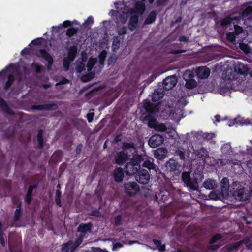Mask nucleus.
Here are the masks:
<instances>
[{
	"label": "nucleus",
	"mask_w": 252,
	"mask_h": 252,
	"mask_svg": "<svg viewBox=\"0 0 252 252\" xmlns=\"http://www.w3.org/2000/svg\"><path fill=\"white\" fill-rule=\"evenodd\" d=\"M143 107L145 110L141 116L143 122L147 123L149 127L157 129L158 124L155 115L159 111V105L145 99L143 101Z\"/></svg>",
	"instance_id": "obj_1"
},
{
	"label": "nucleus",
	"mask_w": 252,
	"mask_h": 252,
	"mask_svg": "<svg viewBox=\"0 0 252 252\" xmlns=\"http://www.w3.org/2000/svg\"><path fill=\"white\" fill-rule=\"evenodd\" d=\"M181 177L182 181L188 188L189 191H197L198 189V183L201 181L203 176L200 172H195L191 178L189 172L184 171Z\"/></svg>",
	"instance_id": "obj_2"
},
{
	"label": "nucleus",
	"mask_w": 252,
	"mask_h": 252,
	"mask_svg": "<svg viewBox=\"0 0 252 252\" xmlns=\"http://www.w3.org/2000/svg\"><path fill=\"white\" fill-rule=\"evenodd\" d=\"M229 193L236 200L243 201L246 199L244 188L239 182H233L231 185Z\"/></svg>",
	"instance_id": "obj_3"
},
{
	"label": "nucleus",
	"mask_w": 252,
	"mask_h": 252,
	"mask_svg": "<svg viewBox=\"0 0 252 252\" xmlns=\"http://www.w3.org/2000/svg\"><path fill=\"white\" fill-rule=\"evenodd\" d=\"M125 194L128 196H134L139 191V186L135 182H128L124 184Z\"/></svg>",
	"instance_id": "obj_4"
},
{
	"label": "nucleus",
	"mask_w": 252,
	"mask_h": 252,
	"mask_svg": "<svg viewBox=\"0 0 252 252\" xmlns=\"http://www.w3.org/2000/svg\"><path fill=\"white\" fill-rule=\"evenodd\" d=\"M150 178L149 172L145 169H140L135 176L136 181L141 184L144 185L149 182Z\"/></svg>",
	"instance_id": "obj_5"
},
{
	"label": "nucleus",
	"mask_w": 252,
	"mask_h": 252,
	"mask_svg": "<svg viewBox=\"0 0 252 252\" xmlns=\"http://www.w3.org/2000/svg\"><path fill=\"white\" fill-rule=\"evenodd\" d=\"M177 82V78L175 75H172L167 77L163 81V88L165 90L172 89L176 85Z\"/></svg>",
	"instance_id": "obj_6"
},
{
	"label": "nucleus",
	"mask_w": 252,
	"mask_h": 252,
	"mask_svg": "<svg viewBox=\"0 0 252 252\" xmlns=\"http://www.w3.org/2000/svg\"><path fill=\"white\" fill-rule=\"evenodd\" d=\"M163 141L164 138L162 136L159 134H155L150 138L148 144L152 148H156L161 145Z\"/></svg>",
	"instance_id": "obj_7"
},
{
	"label": "nucleus",
	"mask_w": 252,
	"mask_h": 252,
	"mask_svg": "<svg viewBox=\"0 0 252 252\" xmlns=\"http://www.w3.org/2000/svg\"><path fill=\"white\" fill-rule=\"evenodd\" d=\"M193 77V75L190 73L184 74L183 78L186 81L185 86L187 89H192L197 86V83Z\"/></svg>",
	"instance_id": "obj_8"
},
{
	"label": "nucleus",
	"mask_w": 252,
	"mask_h": 252,
	"mask_svg": "<svg viewBox=\"0 0 252 252\" xmlns=\"http://www.w3.org/2000/svg\"><path fill=\"white\" fill-rule=\"evenodd\" d=\"M140 169V166L135 164L132 161L128 162L125 165V172L127 175H133L137 173Z\"/></svg>",
	"instance_id": "obj_9"
},
{
	"label": "nucleus",
	"mask_w": 252,
	"mask_h": 252,
	"mask_svg": "<svg viewBox=\"0 0 252 252\" xmlns=\"http://www.w3.org/2000/svg\"><path fill=\"white\" fill-rule=\"evenodd\" d=\"M222 238V236L220 233H217L213 236H212L209 241V244H211L208 246V248L210 250L216 251L218 250L222 246L221 244H217L216 245H213L216 243L218 241L220 240Z\"/></svg>",
	"instance_id": "obj_10"
},
{
	"label": "nucleus",
	"mask_w": 252,
	"mask_h": 252,
	"mask_svg": "<svg viewBox=\"0 0 252 252\" xmlns=\"http://www.w3.org/2000/svg\"><path fill=\"white\" fill-rule=\"evenodd\" d=\"M39 53L41 57L47 62V70H51L54 63V60L52 56L46 50L43 49H40Z\"/></svg>",
	"instance_id": "obj_11"
},
{
	"label": "nucleus",
	"mask_w": 252,
	"mask_h": 252,
	"mask_svg": "<svg viewBox=\"0 0 252 252\" xmlns=\"http://www.w3.org/2000/svg\"><path fill=\"white\" fill-rule=\"evenodd\" d=\"M240 20L241 17L240 16L230 14L221 20L220 21V25L221 27H224L230 25L233 22V21H236V23L238 24Z\"/></svg>",
	"instance_id": "obj_12"
},
{
	"label": "nucleus",
	"mask_w": 252,
	"mask_h": 252,
	"mask_svg": "<svg viewBox=\"0 0 252 252\" xmlns=\"http://www.w3.org/2000/svg\"><path fill=\"white\" fill-rule=\"evenodd\" d=\"M128 159L127 153H126L124 151H121L116 153L114 160L117 164L122 165L126 162Z\"/></svg>",
	"instance_id": "obj_13"
},
{
	"label": "nucleus",
	"mask_w": 252,
	"mask_h": 252,
	"mask_svg": "<svg viewBox=\"0 0 252 252\" xmlns=\"http://www.w3.org/2000/svg\"><path fill=\"white\" fill-rule=\"evenodd\" d=\"M32 109L33 110L43 111L55 110L58 109V105L56 103L35 105L32 107Z\"/></svg>",
	"instance_id": "obj_14"
},
{
	"label": "nucleus",
	"mask_w": 252,
	"mask_h": 252,
	"mask_svg": "<svg viewBox=\"0 0 252 252\" xmlns=\"http://www.w3.org/2000/svg\"><path fill=\"white\" fill-rule=\"evenodd\" d=\"M165 166L166 169L170 172H174L175 174L179 172L180 165L174 159H170L166 163Z\"/></svg>",
	"instance_id": "obj_15"
},
{
	"label": "nucleus",
	"mask_w": 252,
	"mask_h": 252,
	"mask_svg": "<svg viewBox=\"0 0 252 252\" xmlns=\"http://www.w3.org/2000/svg\"><path fill=\"white\" fill-rule=\"evenodd\" d=\"M196 74L201 79H207L210 74V69L206 66H200L197 68Z\"/></svg>",
	"instance_id": "obj_16"
},
{
	"label": "nucleus",
	"mask_w": 252,
	"mask_h": 252,
	"mask_svg": "<svg viewBox=\"0 0 252 252\" xmlns=\"http://www.w3.org/2000/svg\"><path fill=\"white\" fill-rule=\"evenodd\" d=\"M93 224L91 222L81 223L77 228V231L80 232L79 235L83 234L84 237L87 232H91Z\"/></svg>",
	"instance_id": "obj_17"
},
{
	"label": "nucleus",
	"mask_w": 252,
	"mask_h": 252,
	"mask_svg": "<svg viewBox=\"0 0 252 252\" xmlns=\"http://www.w3.org/2000/svg\"><path fill=\"white\" fill-rule=\"evenodd\" d=\"M113 176L117 183H121L124 177V171L121 167H116L113 171Z\"/></svg>",
	"instance_id": "obj_18"
},
{
	"label": "nucleus",
	"mask_w": 252,
	"mask_h": 252,
	"mask_svg": "<svg viewBox=\"0 0 252 252\" xmlns=\"http://www.w3.org/2000/svg\"><path fill=\"white\" fill-rule=\"evenodd\" d=\"M221 190L223 194H228L230 192L231 186L229 185V179L224 177L220 182Z\"/></svg>",
	"instance_id": "obj_19"
},
{
	"label": "nucleus",
	"mask_w": 252,
	"mask_h": 252,
	"mask_svg": "<svg viewBox=\"0 0 252 252\" xmlns=\"http://www.w3.org/2000/svg\"><path fill=\"white\" fill-rule=\"evenodd\" d=\"M167 150L165 148H159L154 152V156L158 160H162L166 156Z\"/></svg>",
	"instance_id": "obj_20"
},
{
	"label": "nucleus",
	"mask_w": 252,
	"mask_h": 252,
	"mask_svg": "<svg viewBox=\"0 0 252 252\" xmlns=\"http://www.w3.org/2000/svg\"><path fill=\"white\" fill-rule=\"evenodd\" d=\"M241 19H248L249 20H252V6L249 5L242 11L241 16H240Z\"/></svg>",
	"instance_id": "obj_21"
},
{
	"label": "nucleus",
	"mask_w": 252,
	"mask_h": 252,
	"mask_svg": "<svg viewBox=\"0 0 252 252\" xmlns=\"http://www.w3.org/2000/svg\"><path fill=\"white\" fill-rule=\"evenodd\" d=\"M139 15L133 14L129 19L128 27L130 31H132L135 29L138 22Z\"/></svg>",
	"instance_id": "obj_22"
},
{
	"label": "nucleus",
	"mask_w": 252,
	"mask_h": 252,
	"mask_svg": "<svg viewBox=\"0 0 252 252\" xmlns=\"http://www.w3.org/2000/svg\"><path fill=\"white\" fill-rule=\"evenodd\" d=\"M154 159L152 158L146 159L142 163V166L148 168L149 170L152 169L156 171L157 166L154 163Z\"/></svg>",
	"instance_id": "obj_23"
},
{
	"label": "nucleus",
	"mask_w": 252,
	"mask_h": 252,
	"mask_svg": "<svg viewBox=\"0 0 252 252\" xmlns=\"http://www.w3.org/2000/svg\"><path fill=\"white\" fill-rule=\"evenodd\" d=\"M145 10V4L142 1H138L135 3V10L132 13L136 15H139L143 14Z\"/></svg>",
	"instance_id": "obj_24"
},
{
	"label": "nucleus",
	"mask_w": 252,
	"mask_h": 252,
	"mask_svg": "<svg viewBox=\"0 0 252 252\" xmlns=\"http://www.w3.org/2000/svg\"><path fill=\"white\" fill-rule=\"evenodd\" d=\"M0 107H1L2 111L6 114L12 115L13 112L11 109L9 107L6 102L0 96Z\"/></svg>",
	"instance_id": "obj_25"
},
{
	"label": "nucleus",
	"mask_w": 252,
	"mask_h": 252,
	"mask_svg": "<svg viewBox=\"0 0 252 252\" xmlns=\"http://www.w3.org/2000/svg\"><path fill=\"white\" fill-rule=\"evenodd\" d=\"M157 17V11L155 10H152L148 15L147 17L144 21L145 25H149L154 23Z\"/></svg>",
	"instance_id": "obj_26"
},
{
	"label": "nucleus",
	"mask_w": 252,
	"mask_h": 252,
	"mask_svg": "<svg viewBox=\"0 0 252 252\" xmlns=\"http://www.w3.org/2000/svg\"><path fill=\"white\" fill-rule=\"evenodd\" d=\"M77 53V47L75 45H72L70 47L68 51L67 57L66 58L70 60V61H73L76 57Z\"/></svg>",
	"instance_id": "obj_27"
},
{
	"label": "nucleus",
	"mask_w": 252,
	"mask_h": 252,
	"mask_svg": "<svg viewBox=\"0 0 252 252\" xmlns=\"http://www.w3.org/2000/svg\"><path fill=\"white\" fill-rule=\"evenodd\" d=\"M146 156L142 155L134 154L131 159V161L135 164L141 166V164L145 159Z\"/></svg>",
	"instance_id": "obj_28"
},
{
	"label": "nucleus",
	"mask_w": 252,
	"mask_h": 252,
	"mask_svg": "<svg viewBox=\"0 0 252 252\" xmlns=\"http://www.w3.org/2000/svg\"><path fill=\"white\" fill-rule=\"evenodd\" d=\"M164 94L163 92L157 89L153 93L152 96V100L153 102H158L162 98Z\"/></svg>",
	"instance_id": "obj_29"
},
{
	"label": "nucleus",
	"mask_w": 252,
	"mask_h": 252,
	"mask_svg": "<svg viewBox=\"0 0 252 252\" xmlns=\"http://www.w3.org/2000/svg\"><path fill=\"white\" fill-rule=\"evenodd\" d=\"M203 187L207 189H213L216 187V182L214 180L207 179L203 183Z\"/></svg>",
	"instance_id": "obj_30"
},
{
	"label": "nucleus",
	"mask_w": 252,
	"mask_h": 252,
	"mask_svg": "<svg viewBox=\"0 0 252 252\" xmlns=\"http://www.w3.org/2000/svg\"><path fill=\"white\" fill-rule=\"evenodd\" d=\"M83 234L79 235L78 238L75 240L74 242L72 241V244L71 247V252H74V251L78 248L79 245L82 243L84 239Z\"/></svg>",
	"instance_id": "obj_31"
},
{
	"label": "nucleus",
	"mask_w": 252,
	"mask_h": 252,
	"mask_svg": "<svg viewBox=\"0 0 252 252\" xmlns=\"http://www.w3.org/2000/svg\"><path fill=\"white\" fill-rule=\"evenodd\" d=\"M37 140L38 143V147L40 149H43L44 147L43 130L39 129L38 131Z\"/></svg>",
	"instance_id": "obj_32"
},
{
	"label": "nucleus",
	"mask_w": 252,
	"mask_h": 252,
	"mask_svg": "<svg viewBox=\"0 0 252 252\" xmlns=\"http://www.w3.org/2000/svg\"><path fill=\"white\" fill-rule=\"evenodd\" d=\"M194 153L198 158L203 159L207 155V151L206 149L203 147H202L200 149L194 151Z\"/></svg>",
	"instance_id": "obj_33"
},
{
	"label": "nucleus",
	"mask_w": 252,
	"mask_h": 252,
	"mask_svg": "<svg viewBox=\"0 0 252 252\" xmlns=\"http://www.w3.org/2000/svg\"><path fill=\"white\" fill-rule=\"evenodd\" d=\"M168 198V195L165 194V192L160 191L158 193H156L155 194V200L158 202H164Z\"/></svg>",
	"instance_id": "obj_34"
},
{
	"label": "nucleus",
	"mask_w": 252,
	"mask_h": 252,
	"mask_svg": "<svg viewBox=\"0 0 252 252\" xmlns=\"http://www.w3.org/2000/svg\"><path fill=\"white\" fill-rule=\"evenodd\" d=\"M15 80V76L13 73H10L7 76V81L6 82L4 89L7 90L11 86L12 84Z\"/></svg>",
	"instance_id": "obj_35"
},
{
	"label": "nucleus",
	"mask_w": 252,
	"mask_h": 252,
	"mask_svg": "<svg viewBox=\"0 0 252 252\" xmlns=\"http://www.w3.org/2000/svg\"><path fill=\"white\" fill-rule=\"evenodd\" d=\"M72 240H69L61 245V251L62 252H71Z\"/></svg>",
	"instance_id": "obj_36"
},
{
	"label": "nucleus",
	"mask_w": 252,
	"mask_h": 252,
	"mask_svg": "<svg viewBox=\"0 0 252 252\" xmlns=\"http://www.w3.org/2000/svg\"><path fill=\"white\" fill-rule=\"evenodd\" d=\"M222 153L226 156L232 154L233 150L230 145L228 144H224L221 147Z\"/></svg>",
	"instance_id": "obj_37"
},
{
	"label": "nucleus",
	"mask_w": 252,
	"mask_h": 252,
	"mask_svg": "<svg viewBox=\"0 0 252 252\" xmlns=\"http://www.w3.org/2000/svg\"><path fill=\"white\" fill-rule=\"evenodd\" d=\"M243 244V241H239L235 243L226 245V249L229 252L237 250Z\"/></svg>",
	"instance_id": "obj_38"
},
{
	"label": "nucleus",
	"mask_w": 252,
	"mask_h": 252,
	"mask_svg": "<svg viewBox=\"0 0 252 252\" xmlns=\"http://www.w3.org/2000/svg\"><path fill=\"white\" fill-rule=\"evenodd\" d=\"M223 193H222V192H217V191H212L211 192L208 197L210 199L214 200H218L220 199L221 196L222 195Z\"/></svg>",
	"instance_id": "obj_39"
},
{
	"label": "nucleus",
	"mask_w": 252,
	"mask_h": 252,
	"mask_svg": "<svg viewBox=\"0 0 252 252\" xmlns=\"http://www.w3.org/2000/svg\"><path fill=\"white\" fill-rule=\"evenodd\" d=\"M61 196L62 193L61 190L57 189L55 193V201L56 205L59 207L62 206Z\"/></svg>",
	"instance_id": "obj_40"
},
{
	"label": "nucleus",
	"mask_w": 252,
	"mask_h": 252,
	"mask_svg": "<svg viewBox=\"0 0 252 252\" xmlns=\"http://www.w3.org/2000/svg\"><path fill=\"white\" fill-rule=\"evenodd\" d=\"M121 148L124 151L125 150L130 149H135V145H134V143H133V142L128 143V142H125L122 143Z\"/></svg>",
	"instance_id": "obj_41"
},
{
	"label": "nucleus",
	"mask_w": 252,
	"mask_h": 252,
	"mask_svg": "<svg viewBox=\"0 0 252 252\" xmlns=\"http://www.w3.org/2000/svg\"><path fill=\"white\" fill-rule=\"evenodd\" d=\"M78 31V28L75 27H71L68 28L66 32V35L68 37H71L74 35L76 34Z\"/></svg>",
	"instance_id": "obj_42"
},
{
	"label": "nucleus",
	"mask_w": 252,
	"mask_h": 252,
	"mask_svg": "<svg viewBox=\"0 0 252 252\" xmlns=\"http://www.w3.org/2000/svg\"><path fill=\"white\" fill-rule=\"evenodd\" d=\"M239 48L246 54L250 53L251 52L252 49L247 44L244 43H240Z\"/></svg>",
	"instance_id": "obj_43"
},
{
	"label": "nucleus",
	"mask_w": 252,
	"mask_h": 252,
	"mask_svg": "<svg viewBox=\"0 0 252 252\" xmlns=\"http://www.w3.org/2000/svg\"><path fill=\"white\" fill-rule=\"evenodd\" d=\"M236 34L233 32H229L226 34V39L230 42H233L236 41Z\"/></svg>",
	"instance_id": "obj_44"
},
{
	"label": "nucleus",
	"mask_w": 252,
	"mask_h": 252,
	"mask_svg": "<svg viewBox=\"0 0 252 252\" xmlns=\"http://www.w3.org/2000/svg\"><path fill=\"white\" fill-rule=\"evenodd\" d=\"M114 225L115 226H119L122 224L123 219L122 216L121 214H119L114 217Z\"/></svg>",
	"instance_id": "obj_45"
},
{
	"label": "nucleus",
	"mask_w": 252,
	"mask_h": 252,
	"mask_svg": "<svg viewBox=\"0 0 252 252\" xmlns=\"http://www.w3.org/2000/svg\"><path fill=\"white\" fill-rule=\"evenodd\" d=\"M233 24L234 29L233 32L236 34L237 36L243 32V29L242 27L238 25L236 23V21L233 22Z\"/></svg>",
	"instance_id": "obj_46"
},
{
	"label": "nucleus",
	"mask_w": 252,
	"mask_h": 252,
	"mask_svg": "<svg viewBox=\"0 0 252 252\" xmlns=\"http://www.w3.org/2000/svg\"><path fill=\"white\" fill-rule=\"evenodd\" d=\"M120 40L118 37H115L112 42V48L114 50H118L120 48Z\"/></svg>",
	"instance_id": "obj_47"
},
{
	"label": "nucleus",
	"mask_w": 252,
	"mask_h": 252,
	"mask_svg": "<svg viewBox=\"0 0 252 252\" xmlns=\"http://www.w3.org/2000/svg\"><path fill=\"white\" fill-rule=\"evenodd\" d=\"M243 241V243L245 244L246 248L252 251V241L248 238H245L243 240H241Z\"/></svg>",
	"instance_id": "obj_48"
},
{
	"label": "nucleus",
	"mask_w": 252,
	"mask_h": 252,
	"mask_svg": "<svg viewBox=\"0 0 252 252\" xmlns=\"http://www.w3.org/2000/svg\"><path fill=\"white\" fill-rule=\"evenodd\" d=\"M94 77V74L91 73H88L84 75L81 77V80L83 82H87L90 81Z\"/></svg>",
	"instance_id": "obj_49"
},
{
	"label": "nucleus",
	"mask_w": 252,
	"mask_h": 252,
	"mask_svg": "<svg viewBox=\"0 0 252 252\" xmlns=\"http://www.w3.org/2000/svg\"><path fill=\"white\" fill-rule=\"evenodd\" d=\"M107 53L106 51L103 50L99 56V63L101 65H104V62L106 57Z\"/></svg>",
	"instance_id": "obj_50"
},
{
	"label": "nucleus",
	"mask_w": 252,
	"mask_h": 252,
	"mask_svg": "<svg viewBox=\"0 0 252 252\" xmlns=\"http://www.w3.org/2000/svg\"><path fill=\"white\" fill-rule=\"evenodd\" d=\"M73 61H70L68 58H64L63 60V67L65 71H67L69 69V66L71 62Z\"/></svg>",
	"instance_id": "obj_51"
},
{
	"label": "nucleus",
	"mask_w": 252,
	"mask_h": 252,
	"mask_svg": "<svg viewBox=\"0 0 252 252\" xmlns=\"http://www.w3.org/2000/svg\"><path fill=\"white\" fill-rule=\"evenodd\" d=\"M96 63V60L95 59L90 58L88 61L87 65L88 70H91Z\"/></svg>",
	"instance_id": "obj_52"
},
{
	"label": "nucleus",
	"mask_w": 252,
	"mask_h": 252,
	"mask_svg": "<svg viewBox=\"0 0 252 252\" xmlns=\"http://www.w3.org/2000/svg\"><path fill=\"white\" fill-rule=\"evenodd\" d=\"M32 67L35 69V71L37 73H39L41 72L42 69L43 68V66L42 65H39L37 63L33 62L32 64Z\"/></svg>",
	"instance_id": "obj_53"
},
{
	"label": "nucleus",
	"mask_w": 252,
	"mask_h": 252,
	"mask_svg": "<svg viewBox=\"0 0 252 252\" xmlns=\"http://www.w3.org/2000/svg\"><path fill=\"white\" fill-rule=\"evenodd\" d=\"M117 60V57L116 55L113 54L110 56L108 59V64L109 65H113Z\"/></svg>",
	"instance_id": "obj_54"
},
{
	"label": "nucleus",
	"mask_w": 252,
	"mask_h": 252,
	"mask_svg": "<svg viewBox=\"0 0 252 252\" xmlns=\"http://www.w3.org/2000/svg\"><path fill=\"white\" fill-rule=\"evenodd\" d=\"M13 65L12 64H10L8 66L6 67L5 69H2L0 71V77L3 78L6 76L8 72V69L9 67H13Z\"/></svg>",
	"instance_id": "obj_55"
},
{
	"label": "nucleus",
	"mask_w": 252,
	"mask_h": 252,
	"mask_svg": "<svg viewBox=\"0 0 252 252\" xmlns=\"http://www.w3.org/2000/svg\"><path fill=\"white\" fill-rule=\"evenodd\" d=\"M24 200L27 204H31L32 200V194L27 192Z\"/></svg>",
	"instance_id": "obj_56"
},
{
	"label": "nucleus",
	"mask_w": 252,
	"mask_h": 252,
	"mask_svg": "<svg viewBox=\"0 0 252 252\" xmlns=\"http://www.w3.org/2000/svg\"><path fill=\"white\" fill-rule=\"evenodd\" d=\"M44 39L42 37L37 38L32 41L31 44L35 46H40L42 44V41Z\"/></svg>",
	"instance_id": "obj_57"
},
{
	"label": "nucleus",
	"mask_w": 252,
	"mask_h": 252,
	"mask_svg": "<svg viewBox=\"0 0 252 252\" xmlns=\"http://www.w3.org/2000/svg\"><path fill=\"white\" fill-rule=\"evenodd\" d=\"M94 23V18L92 16H89L84 22L83 25L88 27Z\"/></svg>",
	"instance_id": "obj_58"
},
{
	"label": "nucleus",
	"mask_w": 252,
	"mask_h": 252,
	"mask_svg": "<svg viewBox=\"0 0 252 252\" xmlns=\"http://www.w3.org/2000/svg\"><path fill=\"white\" fill-rule=\"evenodd\" d=\"M215 136V135L214 133H206L203 135V138L204 139L209 141V140H212L213 138H214Z\"/></svg>",
	"instance_id": "obj_59"
},
{
	"label": "nucleus",
	"mask_w": 252,
	"mask_h": 252,
	"mask_svg": "<svg viewBox=\"0 0 252 252\" xmlns=\"http://www.w3.org/2000/svg\"><path fill=\"white\" fill-rule=\"evenodd\" d=\"M21 215V211L15 210L14 215V221L15 222L19 220Z\"/></svg>",
	"instance_id": "obj_60"
},
{
	"label": "nucleus",
	"mask_w": 252,
	"mask_h": 252,
	"mask_svg": "<svg viewBox=\"0 0 252 252\" xmlns=\"http://www.w3.org/2000/svg\"><path fill=\"white\" fill-rule=\"evenodd\" d=\"M37 184H34L33 185H30L28 188V190L27 192L32 194L34 189L37 188Z\"/></svg>",
	"instance_id": "obj_61"
},
{
	"label": "nucleus",
	"mask_w": 252,
	"mask_h": 252,
	"mask_svg": "<svg viewBox=\"0 0 252 252\" xmlns=\"http://www.w3.org/2000/svg\"><path fill=\"white\" fill-rule=\"evenodd\" d=\"M176 155L180 158V159L182 160L185 159V156L184 152L181 150H177L176 151Z\"/></svg>",
	"instance_id": "obj_62"
},
{
	"label": "nucleus",
	"mask_w": 252,
	"mask_h": 252,
	"mask_svg": "<svg viewBox=\"0 0 252 252\" xmlns=\"http://www.w3.org/2000/svg\"><path fill=\"white\" fill-rule=\"evenodd\" d=\"M127 29L126 27L123 26L120 28L118 31V34L119 35H123L127 33Z\"/></svg>",
	"instance_id": "obj_63"
},
{
	"label": "nucleus",
	"mask_w": 252,
	"mask_h": 252,
	"mask_svg": "<svg viewBox=\"0 0 252 252\" xmlns=\"http://www.w3.org/2000/svg\"><path fill=\"white\" fill-rule=\"evenodd\" d=\"M122 134L117 135L113 140V144H117L122 141Z\"/></svg>",
	"instance_id": "obj_64"
}]
</instances>
